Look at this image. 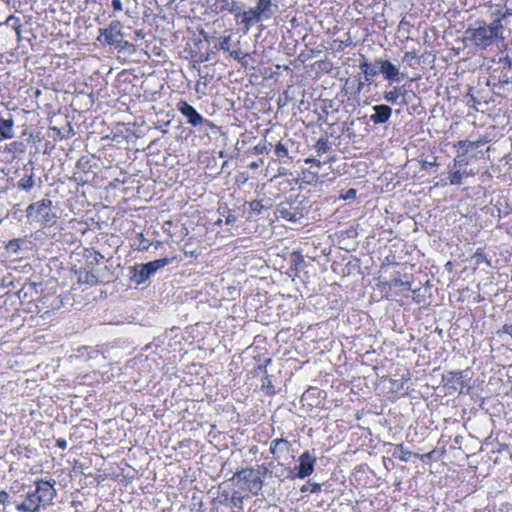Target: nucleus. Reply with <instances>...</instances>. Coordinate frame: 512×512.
Returning a JSON list of instances; mask_svg holds the SVG:
<instances>
[{
	"mask_svg": "<svg viewBox=\"0 0 512 512\" xmlns=\"http://www.w3.org/2000/svg\"><path fill=\"white\" fill-rule=\"evenodd\" d=\"M55 484V480H35L34 488H29L25 492V500L15 504L16 510L18 512H40L41 509L52 505L53 499L57 495Z\"/></svg>",
	"mask_w": 512,
	"mask_h": 512,
	"instance_id": "obj_1",
	"label": "nucleus"
},
{
	"mask_svg": "<svg viewBox=\"0 0 512 512\" xmlns=\"http://www.w3.org/2000/svg\"><path fill=\"white\" fill-rule=\"evenodd\" d=\"M503 29L501 19H495L490 24L477 21L465 30V38L483 50L491 46L497 39H503Z\"/></svg>",
	"mask_w": 512,
	"mask_h": 512,
	"instance_id": "obj_2",
	"label": "nucleus"
},
{
	"mask_svg": "<svg viewBox=\"0 0 512 512\" xmlns=\"http://www.w3.org/2000/svg\"><path fill=\"white\" fill-rule=\"evenodd\" d=\"M26 216L33 221H40L44 227H52L58 221V215L53 210L52 201L44 198L33 202L26 208Z\"/></svg>",
	"mask_w": 512,
	"mask_h": 512,
	"instance_id": "obj_3",
	"label": "nucleus"
},
{
	"mask_svg": "<svg viewBox=\"0 0 512 512\" xmlns=\"http://www.w3.org/2000/svg\"><path fill=\"white\" fill-rule=\"evenodd\" d=\"M178 262L179 260L177 259L176 255L172 254L170 256H165L145 264H139L131 269L130 278L132 281L139 285L148 280L158 270L164 268L167 265Z\"/></svg>",
	"mask_w": 512,
	"mask_h": 512,
	"instance_id": "obj_4",
	"label": "nucleus"
},
{
	"mask_svg": "<svg viewBox=\"0 0 512 512\" xmlns=\"http://www.w3.org/2000/svg\"><path fill=\"white\" fill-rule=\"evenodd\" d=\"M299 464L290 470L288 478L305 479L314 472L316 464L315 449L304 451L298 458Z\"/></svg>",
	"mask_w": 512,
	"mask_h": 512,
	"instance_id": "obj_5",
	"label": "nucleus"
},
{
	"mask_svg": "<svg viewBox=\"0 0 512 512\" xmlns=\"http://www.w3.org/2000/svg\"><path fill=\"white\" fill-rule=\"evenodd\" d=\"M178 111L186 118L187 123H189L193 127H207V128H216V125L213 124L210 120L204 118L201 114H199L196 109L190 105L186 101H180L177 104Z\"/></svg>",
	"mask_w": 512,
	"mask_h": 512,
	"instance_id": "obj_6",
	"label": "nucleus"
},
{
	"mask_svg": "<svg viewBox=\"0 0 512 512\" xmlns=\"http://www.w3.org/2000/svg\"><path fill=\"white\" fill-rule=\"evenodd\" d=\"M123 25L119 20H113L108 27L100 28L97 40L105 45L113 46L117 40L124 37Z\"/></svg>",
	"mask_w": 512,
	"mask_h": 512,
	"instance_id": "obj_7",
	"label": "nucleus"
},
{
	"mask_svg": "<svg viewBox=\"0 0 512 512\" xmlns=\"http://www.w3.org/2000/svg\"><path fill=\"white\" fill-rule=\"evenodd\" d=\"M449 298L451 301L461 303H464L467 300L466 307L468 309H471L473 304L485 300V297L481 296L480 290H453L452 292H449Z\"/></svg>",
	"mask_w": 512,
	"mask_h": 512,
	"instance_id": "obj_8",
	"label": "nucleus"
},
{
	"mask_svg": "<svg viewBox=\"0 0 512 512\" xmlns=\"http://www.w3.org/2000/svg\"><path fill=\"white\" fill-rule=\"evenodd\" d=\"M238 480H244L249 482V490L257 496L259 491H261L263 487V480L259 475H256V472L253 468H246L240 471H237L234 475Z\"/></svg>",
	"mask_w": 512,
	"mask_h": 512,
	"instance_id": "obj_9",
	"label": "nucleus"
},
{
	"mask_svg": "<svg viewBox=\"0 0 512 512\" xmlns=\"http://www.w3.org/2000/svg\"><path fill=\"white\" fill-rule=\"evenodd\" d=\"M379 73H381L385 80L389 82H398L403 73H400L399 68L392 64L389 60L377 59Z\"/></svg>",
	"mask_w": 512,
	"mask_h": 512,
	"instance_id": "obj_10",
	"label": "nucleus"
},
{
	"mask_svg": "<svg viewBox=\"0 0 512 512\" xmlns=\"http://www.w3.org/2000/svg\"><path fill=\"white\" fill-rule=\"evenodd\" d=\"M276 211L280 218L293 223L299 221L303 217L301 210L293 207L292 203L289 202H281L277 206Z\"/></svg>",
	"mask_w": 512,
	"mask_h": 512,
	"instance_id": "obj_11",
	"label": "nucleus"
},
{
	"mask_svg": "<svg viewBox=\"0 0 512 512\" xmlns=\"http://www.w3.org/2000/svg\"><path fill=\"white\" fill-rule=\"evenodd\" d=\"M214 10L216 13L229 12L234 15L238 22L242 11V4L236 0H216Z\"/></svg>",
	"mask_w": 512,
	"mask_h": 512,
	"instance_id": "obj_12",
	"label": "nucleus"
},
{
	"mask_svg": "<svg viewBox=\"0 0 512 512\" xmlns=\"http://www.w3.org/2000/svg\"><path fill=\"white\" fill-rule=\"evenodd\" d=\"M374 111L370 115V121L375 125L385 124L392 115V108L386 104H379L372 107Z\"/></svg>",
	"mask_w": 512,
	"mask_h": 512,
	"instance_id": "obj_13",
	"label": "nucleus"
},
{
	"mask_svg": "<svg viewBox=\"0 0 512 512\" xmlns=\"http://www.w3.org/2000/svg\"><path fill=\"white\" fill-rule=\"evenodd\" d=\"M262 21L270 19L277 11L278 6L272 3V0H257L253 7Z\"/></svg>",
	"mask_w": 512,
	"mask_h": 512,
	"instance_id": "obj_14",
	"label": "nucleus"
},
{
	"mask_svg": "<svg viewBox=\"0 0 512 512\" xmlns=\"http://www.w3.org/2000/svg\"><path fill=\"white\" fill-rule=\"evenodd\" d=\"M236 499L243 500L237 491H234L232 495H230L227 491H219L218 495L212 499L211 508L235 505Z\"/></svg>",
	"mask_w": 512,
	"mask_h": 512,
	"instance_id": "obj_15",
	"label": "nucleus"
},
{
	"mask_svg": "<svg viewBox=\"0 0 512 512\" xmlns=\"http://www.w3.org/2000/svg\"><path fill=\"white\" fill-rule=\"evenodd\" d=\"M406 89L404 86H394L391 90L384 92V99L392 104L407 105L405 99Z\"/></svg>",
	"mask_w": 512,
	"mask_h": 512,
	"instance_id": "obj_16",
	"label": "nucleus"
},
{
	"mask_svg": "<svg viewBox=\"0 0 512 512\" xmlns=\"http://www.w3.org/2000/svg\"><path fill=\"white\" fill-rule=\"evenodd\" d=\"M291 443L284 438L273 439L270 443V453L275 459H279L284 453L288 452Z\"/></svg>",
	"mask_w": 512,
	"mask_h": 512,
	"instance_id": "obj_17",
	"label": "nucleus"
},
{
	"mask_svg": "<svg viewBox=\"0 0 512 512\" xmlns=\"http://www.w3.org/2000/svg\"><path fill=\"white\" fill-rule=\"evenodd\" d=\"M239 19L237 23L243 25L246 31H249L254 24L262 22L253 7L247 11L242 10Z\"/></svg>",
	"mask_w": 512,
	"mask_h": 512,
	"instance_id": "obj_18",
	"label": "nucleus"
},
{
	"mask_svg": "<svg viewBox=\"0 0 512 512\" xmlns=\"http://www.w3.org/2000/svg\"><path fill=\"white\" fill-rule=\"evenodd\" d=\"M359 68L361 72L364 74L365 81L367 84H370L372 79L379 73L377 59L374 63H370L366 58L363 57V60L360 62Z\"/></svg>",
	"mask_w": 512,
	"mask_h": 512,
	"instance_id": "obj_19",
	"label": "nucleus"
},
{
	"mask_svg": "<svg viewBox=\"0 0 512 512\" xmlns=\"http://www.w3.org/2000/svg\"><path fill=\"white\" fill-rule=\"evenodd\" d=\"M490 81H499L500 83L507 84L509 86L512 84V73L501 66L493 70L490 75Z\"/></svg>",
	"mask_w": 512,
	"mask_h": 512,
	"instance_id": "obj_20",
	"label": "nucleus"
},
{
	"mask_svg": "<svg viewBox=\"0 0 512 512\" xmlns=\"http://www.w3.org/2000/svg\"><path fill=\"white\" fill-rule=\"evenodd\" d=\"M14 121L12 117L4 119L0 116V140L11 139L14 137Z\"/></svg>",
	"mask_w": 512,
	"mask_h": 512,
	"instance_id": "obj_21",
	"label": "nucleus"
},
{
	"mask_svg": "<svg viewBox=\"0 0 512 512\" xmlns=\"http://www.w3.org/2000/svg\"><path fill=\"white\" fill-rule=\"evenodd\" d=\"M74 294L71 293V290L65 292L62 295L58 296V299L56 302L52 305L53 309H59L60 307H74L75 301H74Z\"/></svg>",
	"mask_w": 512,
	"mask_h": 512,
	"instance_id": "obj_22",
	"label": "nucleus"
},
{
	"mask_svg": "<svg viewBox=\"0 0 512 512\" xmlns=\"http://www.w3.org/2000/svg\"><path fill=\"white\" fill-rule=\"evenodd\" d=\"M496 335L501 340L510 341L512 344V316L506 319L502 327L496 331Z\"/></svg>",
	"mask_w": 512,
	"mask_h": 512,
	"instance_id": "obj_23",
	"label": "nucleus"
},
{
	"mask_svg": "<svg viewBox=\"0 0 512 512\" xmlns=\"http://www.w3.org/2000/svg\"><path fill=\"white\" fill-rule=\"evenodd\" d=\"M463 373L464 371L461 370L450 371L448 376L444 377V379H446V385L454 389L456 388V385H460L461 388L464 387Z\"/></svg>",
	"mask_w": 512,
	"mask_h": 512,
	"instance_id": "obj_24",
	"label": "nucleus"
},
{
	"mask_svg": "<svg viewBox=\"0 0 512 512\" xmlns=\"http://www.w3.org/2000/svg\"><path fill=\"white\" fill-rule=\"evenodd\" d=\"M290 263L292 267L294 266V268H292L295 271L293 281H296V278H300V270L305 262L300 253L294 252L291 254Z\"/></svg>",
	"mask_w": 512,
	"mask_h": 512,
	"instance_id": "obj_25",
	"label": "nucleus"
},
{
	"mask_svg": "<svg viewBox=\"0 0 512 512\" xmlns=\"http://www.w3.org/2000/svg\"><path fill=\"white\" fill-rule=\"evenodd\" d=\"M211 512H244L243 511V500L236 499L235 505L219 506L211 508Z\"/></svg>",
	"mask_w": 512,
	"mask_h": 512,
	"instance_id": "obj_26",
	"label": "nucleus"
},
{
	"mask_svg": "<svg viewBox=\"0 0 512 512\" xmlns=\"http://www.w3.org/2000/svg\"><path fill=\"white\" fill-rule=\"evenodd\" d=\"M35 185L34 175L31 173L30 175L23 176L17 183L18 188L29 192Z\"/></svg>",
	"mask_w": 512,
	"mask_h": 512,
	"instance_id": "obj_27",
	"label": "nucleus"
},
{
	"mask_svg": "<svg viewBox=\"0 0 512 512\" xmlns=\"http://www.w3.org/2000/svg\"><path fill=\"white\" fill-rule=\"evenodd\" d=\"M261 387L265 391L266 395L272 396L276 393L274 385L272 383L271 375L268 373L263 375Z\"/></svg>",
	"mask_w": 512,
	"mask_h": 512,
	"instance_id": "obj_28",
	"label": "nucleus"
},
{
	"mask_svg": "<svg viewBox=\"0 0 512 512\" xmlns=\"http://www.w3.org/2000/svg\"><path fill=\"white\" fill-rule=\"evenodd\" d=\"M475 265L480 266L482 263H485L487 266H490V261L487 259L484 250L482 248H478L471 258Z\"/></svg>",
	"mask_w": 512,
	"mask_h": 512,
	"instance_id": "obj_29",
	"label": "nucleus"
},
{
	"mask_svg": "<svg viewBox=\"0 0 512 512\" xmlns=\"http://www.w3.org/2000/svg\"><path fill=\"white\" fill-rule=\"evenodd\" d=\"M487 85L492 87V91L494 94L498 96H503L505 91H507V84H502L499 81H490V78L487 81Z\"/></svg>",
	"mask_w": 512,
	"mask_h": 512,
	"instance_id": "obj_30",
	"label": "nucleus"
},
{
	"mask_svg": "<svg viewBox=\"0 0 512 512\" xmlns=\"http://www.w3.org/2000/svg\"><path fill=\"white\" fill-rule=\"evenodd\" d=\"M318 155L327 153L331 149V144L326 138H320L314 146Z\"/></svg>",
	"mask_w": 512,
	"mask_h": 512,
	"instance_id": "obj_31",
	"label": "nucleus"
},
{
	"mask_svg": "<svg viewBox=\"0 0 512 512\" xmlns=\"http://www.w3.org/2000/svg\"><path fill=\"white\" fill-rule=\"evenodd\" d=\"M321 484L319 483H311L310 481H308L306 484H304L301 488H300V491L302 493H306V492H310V493H318L321 491Z\"/></svg>",
	"mask_w": 512,
	"mask_h": 512,
	"instance_id": "obj_32",
	"label": "nucleus"
},
{
	"mask_svg": "<svg viewBox=\"0 0 512 512\" xmlns=\"http://www.w3.org/2000/svg\"><path fill=\"white\" fill-rule=\"evenodd\" d=\"M140 238L141 240L138 249L141 251H147L150 248V246H154L155 249H158L162 245V243L159 241H157L156 243H150L147 239L143 237V234H140Z\"/></svg>",
	"mask_w": 512,
	"mask_h": 512,
	"instance_id": "obj_33",
	"label": "nucleus"
},
{
	"mask_svg": "<svg viewBox=\"0 0 512 512\" xmlns=\"http://www.w3.org/2000/svg\"><path fill=\"white\" fill-rule=\"evenodd\" d=\"M119 52H123V51H129V50H134V45L131 44L130 42L126 41V40H123V38H120L119 40H117L116 44L113 45Z\"/></svg>",
	"mask_w": 512,
	"mask_h": 512,
	"instance_id": "obj_34",
	"label": "nucleus"
},
{
	"mask_svg": "<svg viewBox=\"0 0 512 512\" xmlns=\"http://www.w3.org/2000/svg\"><path fill=\"white\" fill-rule=\"evenodd\" d=\"M21 240L20 239H12L6 245V250L9 253L17 254L21 248Z\"/></svg>",
	"mask_w": 512,
	"mask_h": 512,
	"instance_id": "obj_35",
	"label": "nucleus"
},
{
	"mask_svg": "<svg viewBox=\"0 0 512 512\" xmlns=\"http://www.w3.org/2000/svg\"><path fill=\"white\" fill-rule=\"evenodd\" d=\"M274 153L279 159L288 158L289 154L287 147L281 142L275 146Z\"/></svg>",
	"mask_w": 512,
	"mask_h": 512,
	"instance_id": "obj_36",
	"label": "nucleus"
},
{
	"mask_svg": "<svg viewBox=\"0 0 512 512\" xmlns=\"http://www.w3.org/2000/svg\"><path fill=\"white\" fill-rule=\"evenodd\" d=\"M463 179V174L461 170H456L449 175V183L450 185H461Z\"/></svg>",
	"mask_w": 512,
	"mask_h": 512,
	"instance_id": "obj_37",
	"label": "nucleus"
},
{
	"mask_svg": "<svg viewBox=\"0 0 512 512\" xmlns=\"http://www.w3.org/2000/svg\"><path fill=\"white\" fill-rule=\"evenodd\" d=\"M19 22H20V19L13 15H10L6 20V24L11 25L15 29V31L18 35L20 34V27H21Z\"/></svg>",
	"mask_w": 512,
	"mask_h": 512,
	"instance_id": "obj_38",
	"label": "nucleus"
},
{
	"mask_svg": "<svg viewBox=\"0 0 512 512\" xmlns=\"http://www.w3.org/2000/svg\"><path fill=\"white\" fill-rule=\"evenodd\" d=\"M90 159L88 157H81L77 162V168L86 172L90 169Z\"/></svg>",
	"mask_w": 512,
	"mask_h": 512,
	"instance_id": "obj_39",
	"label": "nucleus"
},
{
	"mask_svg": "<svg viewBox=\"0 0 512 512\" xmlns=\"http://www.w3.org/2000/svg\"><path fill=\"white\" fill-rule=\"evenodd\" d=\"M250 208L253 212H256L257 214H260L262 209L264 208V205L259 200H253L250 202Z\"/></svg>",
	"mask_w": 512,
	"mask_h": 512,
	"instance_id": "obj_40",
	"label": "nucleus"
},
{
	"mask_svg": "<svg viewBox=\"0 0 512 512\" xmlns=\"http://www.w3.org/2000/svg\"><path fill=\"white\" fill-rule=\"evenodd\" d=\"M398 448L401 451V454L398 456V458L401 461L407 462L411 456V452L404 449L403 444L398 445Z\"/></svg>",
	"mask_w": 512,
	"mask_h": 512,
	"instance_id": "obj_41",
	"label": "nucleus"
},
{
	"mask_svg": "<svg viewBox=\"0 0 512 512\" xmlns=\"http://www.w3.org/2000/svg\"><path fill=\"white\" fill-rule=\"evenodd\" d=\"M467 163L461 156H456L453 160V167L457 170H461L463 166H465Z\"/></svg>",
	"mask_w": 512,
	"mask_h": 512,
	"instance_id": "obj_42",
	"label": "nucleus"
},
{
	"mask_svg": "<svg viewBox=\"0 0 512 512\" xmlns=\"http://www.w3.org/2000/svg\"><path fill=\"white\" fill-rule=\"evenodd\" d=\"M388 285L392 286H397V285H400V286H404V285H408L410 286L411 283L408 279L406 280H402V279H399V278H394L393 280H391L390 282H387Z\"/></svg>",
	"mask_w": 512,
	"mask_h": 512,
	"instance_id": "obj_43",
	"label": "nucleus"
},
{
	"mask_svg": "<svg viewBox=\"0 0 512 512\" xmlns=\"http://www.w3.org/2000/svg\"><path fill=\"white\" fill-rule=\"evenodd\" d=\"M256 472V475H259L260 477L261 476H265L267 475L268 473H271L269 471V468L265 465V464H261V465H258L257 469L255 470Z\"/></svg>",
	"mask_w": 512,
	"mask_h": 512,
	"instance_id": "obj_44",
	"label": "nucleus"
},
{
	"mask_svg": "<svg viewBox=\"0 0 512 512\" xmlns=\"http://www.w3.org/2000/svg\"><path fill=\"white\" fill-rule=\"evenodd\" d=\"M10 503H11V501H10V496H9L8 492H6L5 490H1L0 491V504L7 505Z\"/></svg>",
	"mask_w": 512,
	"mask_h": 512,
	"instance_id": "obj_45",
	"label": "nucleus"
},
{
	"mask_svg": "<svg viewBox=\"0 0 512 512\" xmlns=\"http://www.w3.org/2000/svg\"><path fill=\"white\" fill-rule=\"evenodd\" d=\"M436 159L433 162L430 161H423L421 163V169L426 171H431L435 166H437Z\"/></svg>",
	"mask_w": 512,
	"mask_h": 512,
	"instance_id": "obj_46",
	"label": "nucleus"
},
{
	"mask_svg": "<svg viewBox=\"0 0 512 512\" xmlns=\"http://www.w3.org/2000/svg\"><path fill=\"white\" fill-rule=\"evenodd\" d=\"M271 144L264 142L263 144H259L255 147L258 153H268L270 151Z\"/></svg>",
	"mask_w": 512,
	"mask_h": 512,
	"instance_id": "obj_47",
	"label": "nucleus"
},
{
	"mask_svg": "<svg viewBox=\"0 0 512 512\" xmlns=\"http://www.w3.org/2000/svg\"><path fill=\"white\" fill-rule=\"evenodd\" d=\"M356 194H357V191L353 188H350L346 191L345 194H342L341 195V198H343L344 200H350V199H355L356 198Z\"/></svg>",
	"mask_w": 512,
	"mask_h": 512,
	"instance_id": "obj_48",
	"label": "nucleus"
},
{
	"mask_svg": "<svg viewBox=\"0 0 512 512\" xmlns=\"http://www.w3.org/2000/svg\"><path fill=\"white\" fill-rule=\"evenodd\" d=\"M500 62L502 63V66L505 69L509 70L512 73V60L508 56L501 59Z\"/></svg>",
	"mask_w": 512,
	"mask_h": 512,
	"instance_id": "obj_49",
	"label": "nucleus"
},
{
	"mask_svg": "<svg viewBox=\"0 0 512 512\" xmlns=\"http://www.w3.org/2000/svg\"><path fill=\"white\" fill-rule=\"evenodd\" d=\"M111 4H112L114 12H120L123 10V5H122L121 0H112Z\"/></svg>",
	"mask_w": 512,
	"mask_h": 512,
	"instance_id": "obj_50",
	"label": "nucleus"
},
{
	"mask_svg": "<svg viewBox=\"0 0 512 512\" xmlns=\"http://www.w3.org/2000/svg\"><path fill=\"white\" fill-rule=\"evenodd\" d=\"M229 45H230V38L229 37L222 38V40L220 41V49L228 50Z\"/></svg>",
	"mask_w": 512,
	"mask_h": 512,
	"instance_id": "obj_51",
	"label": "nucleus"
},
{
	"mask_svg": "<svg viewBox=\"0 0 512 512\" xmlns=\"http://www.w3.org/2000/svg\"><path fill=\"white\" fill-rule=\"evenodd\" d=\"M67 441L64 438H58L56 440V446L62 450L67 448Z\"/></svg>",
	"mask_w": 512,
	"mask_h": 512,
	"instance_id": "obj_52",
	"label": "nucleus"
},
{
	"mask_svg": "<svg viewBox=\"0 0 512 512\" xmlns=\"http://www.w3.org/2000/svg\"><path fill=\"white\" fill-rule=\"evenodd\" d=\"M417 56L416 52L415 51H409V52H406L405 55H404V58H403V61H411L412 59H415Z\"/></svg>",
	"mask_w": 512,
	"mask_h": 512,
	"instance_id": "obj_53",
	"label": "nucleus"
},
{
	"mask_svg": "<svg viewBox=\"0 0 512 512\" xmlns=\"http://www.w3.org/2000/svg\"><path fill=\"white\" fill-rule=\"evenodd\" d=\"M267 373V369L264 368L261 364H258L255 368V375H266Z\"/></svg>",
	"mask_w": 512,
	"mask_h": 512,
	"instance_id": "obj_54",
	"label": "nucleus"
},
{
	"mask_svg": "<svg viewBox=\"0 0 512 512\" xmlns=\"http://www.w3.org/2000/svg\"><path fill=\"white\" fill-rule=\"evenodd\" d=\"M466 97L469 98V100L467 101L468 104H470V102H473V105H471L472 107H475L476 104L480 103L475 99L474 95L471 92H468Z\"/></svg>",
	"mask_w": 512,
	"mask_h": 512,
	"instance_id": "obj_55",
	"label": "nucleus"
},
{
	"mask_svg": "<svg viewBox=\"0 0 512 512\" xmlns=\"http://www.w3.org/2000/svg\"><path fill=\"white\" fill-rule=\"evenodd\" d=\"M86 283L90 284V285H95L97 284V278L96 276L94 275H86Z\"/></svg>",
	"mask_w": 512,
	"mask_h": 512,
	"instance_id": "obj_56",
	"label": "nucleus"
},
{
	"mask_svg": "<svg viewBox=\"0 0 512 512\" xmlns=\"http://www.w3.org/2000/svg\"><path fill=\"white\" fill-rule=\"evenodd\" d=\"M305 163L306 164H313L317 167H320L321 166V162L315 158H306L305 159Z\"/></svg>",
	"mask_w": 512,
	"mask_h": 512,
	"instance_id": "obj_57",
	"label": "nucleus"
},
{
	"mask_svg": "<svg viewBox=\"0 0 512 512\" xmlns=\"http://www.w3.org/2000/svg\"><path fill=\"white\" fill-rule=\"evenodd\" d=\"M236 219H237V218H236V216H235V215H233V214H229V215L226 217V219H225V223H226L227 225H231V224L235 223Z\"/></svg>",
	"mask_w": 512,
	"mask_h": 512,
	"instance_id": "obj_58",
	"label": "nucleus"
},
{
	"mask_svg": "<svg viewBox=\"0 0 512 512\" xmlns=\"http://www.w3.org/2000/svg\"><path fill=\"white\" fill-rule=\"evenodd\" d=\"M308 177H309V180H307L306 182L307 183H311L312 181L316 180L318 178V173L315 172H308Z\"/></svg>",
	"mask_w": 512,
	"mask_h": 512,
	"instance_id": "obj_59",
	"label": "nucleus"
},
{
	"mask_svg": "<svg viewBox=\"0 0 512 512\" xmlns=\"http://www.w3.org/2000/svg\"><path fill=\"white\" fill-rule=\"evenodd\" d=\"M272 363V359L270 357H265L263 359V362H261L260 364L267 369V367Z\"/></svg>",
	"mask_w": 512,
	"mask_h": 512,
	"instance_id": "obj_60",
	"label": "nucleus"
},
{
	"mask_svg": "<svg viewBox=\"0 0 512 512\" xmlns=\"http://www.w3.org/2000/svg\"><path fill=\"white\" fill-rule=\"evenodd\" d=\"M288 174V170L285 167H279L277 170L278 176H286Z\"/></svg>",
	"mask_w": 512,
	"mask_h": 512,
	"instance_id": "obj_61",
	"label": "nucleus"
},
{
	"mask_svg": "<svg viewBox=\"0 0 512 512\" xmlns=\"http://www.w3.org/2000/svg\"><path fill=\"white\" fill-rule=\"evenodd\" d=\"M470 144H471V142L468 141V140H462V141L458 142V146L461 147V148L467 147Z\"/></svg>",
	"mask_w": 512,
	"mask_h": 512,
	"instance_id": "obj_62",
	"label": "nucleus"
},
{
	"mask_svg": "<svg viewBox=\"0 0 512 512\" xmlns=\"http://www.w3.org/2000/svg\"><path fill=\"white\" fill-rule=\"evenodd\" d=\"M230 56L233 57L235 60L240 61V51H232L230 53Z\"/></svg>",
	"mask_w": 512,
	"mask_h": 512,
	"instance_id": "obj_63",
	"label": "nucleus"
},
{
	"mask_svg": "<svg viewBox=\"0 0 512 512\" xmlns=\"http://www.w3.org/2000/svg\"><path fill=\"white\" fill-rule=\"evenodd\" d=\"M94 259H95V261H96L97 263H99L100 261H102V260L104 259V256H103L101 253H99V252H95V257H94Z\"/></svg>",
	"mask_w": 512,
	"mask_h": 512,
	"instance_id": "obj_64",
	"label": "nucleus"
}]
</instances>
